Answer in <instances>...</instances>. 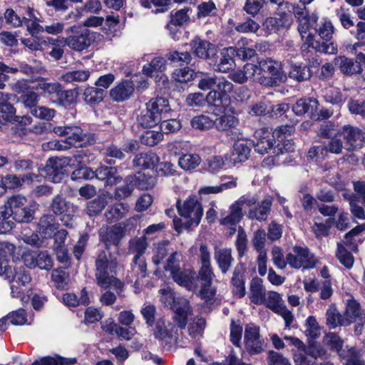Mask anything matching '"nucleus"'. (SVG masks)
Instances as JSON below:
<instances>
[{
    "label": "nucleus",
    "instance_id": "f257e3e1",
    "mask_svg": "<svg viewBox=\"0 0 365 365\" xmlns=\"http://www.w3.org/2000/svg\"><path fill=\"white\" fill-rule=\"evenodd\" d=\"M293 12L298 22V31L303 41L302 45V51L303 53L308 52L309 48H312L315 51L327 54H334L337 52V48L334 43H324V44H319V41L315 40L314 36L309 32V29L312 28L318 20V16L316 14H309L305 6L303 8H294Z\"/></svg>",
    "mask_w": 365,
    "mask_h": 365
},
{
    "label": "nucleus",
    "instance_id": "f03ea898",
    "mask_svg": "<svg viewBox=\"0 0 365 365\" xmlns=\"http://www.w3.org/2000/svg\"><path fill=\"white\" fill-rule=\"evenodd\" d=\"M118 267L117 258L107 251L101 252L96 259V283L102 288L113 287L117 291H121L123 282L116 278V269Z\"/></svg>",
    "mask_w": 365,
    "mask_h": 365
},
{
    "label": "nucleus",
    "instance_id": "7ed1b4c3",
    "mask_svg": "<svg viewBox=\"0 0 365 365\" xmlns=\"http://www.w3.org/2000/svg\"><path fill=\"white\" fill-rule=\"evenodd\" d=\"M171 110L168 100L157 97L150 99L145 108L140 110L137 116L138 124L145 128H152L158 124Z\"/></svg>",
    "mask_w": 365,
    "mask_h": 365
},
{
    "label": "nucleus",
    "instance_id": "20e7f679",
    "mask_svg": "<svg viewBox=\"0 0 365 365\" xmlns=\"http://www.w3.org/2000/svg\"><path fill=\"white\" fill-rule=\"evenodd\" d=\"M56 134L65 138V141L51 142L49 144L57 150H66L71 146L82 147L89 141V136L81 128L76 125L58 126L53 129Z\"/></svg>",
    "mask_w": 365,
    "mask_h": 365
},
{
    "label": "nucleus",
    "instance_id": "39448f33",
    "mask_svg": "<svg viewBox=\"0 0 365 365\" xmlns=\"http://www.w3.org/2000/svg\"><path fill=\"white\" fill-rule=\"evenodd\" d=\"M260 78L257 82L265 86H278L286 79L279 64L272 59H261L257 64Z\"/></svg>",
    "mask_w": 365,
    "mask_h": 365
},
{
    "label": "nucleus",
    "instance_id": "423d86ee",
    "mask_svg": "<svg viewBox=\"0 0 365 365\" xmlns=\"http://www.w3.org/2000/svg\"><path fill=\"white\" fill-rule=\"evenodd\" d=\"M176 206L179 215L184 219L182 225L185 229L199 225L203 215V210L195 196L189 197L182 205L178 200Z\"/></svg>",
    "mask_w": 365,
    "mask_h": 365
},
{
    "label": "nucleus",
    "instance_id": "0eeeda50",
    "mask_svg": "<svg viewBox=\"0 0 365 365\" xmlns=\"http://www.w3.org/2000/svg\"><path fill=\"white\" fill-rule=\"evenodd\" d=\"M196 277L200 282L198 296L207 304H213L216 300L217 290L212 287L215 277L212 266H201Z\"/></svg>",
    "mask_w": 365,
    "mask_h": 365
},
{
    "label": "nucleus",
    "instance_id": "6e6552de",
    "mask_svg": "<svg viewBox=\"0 0 365 365\" xmlns=\"http://www.w3.org/2000/svg\"><path fill=\"white\" fill-rule=\"evenodd\" d=\"M234 88L233 83L225 76H219L214 88L210 91L206 96L207 103L217 106L227 104Z\"/></svg>",
    "mask_w": 365,
    "mask_h": 365
},
{
    "label": "nucleus",
    "instance_id": "1a4fd4ad",
    "mask_svg": "<svg viewBox=\"0 0 365 365\" xmlns=\"http://www.w3.org/2000/svg\"><path fill=\"white\" fill-rule=\"evenodd\" d=\"M317 262V257L307 247H294L292 252L287 255V262L292 268L296 269H312Z\"/></svg>",
    "mask_w": 365,
    "mask_h": 365
},
{
    "label": "nucleus",
    "instance_id": "9d476101",
    "mask_svg": "<svg viewBox=\"0 0 365 365\" xmlns=\"http://www.w3.org/2000/svg\"><path fill=\"white\" fill-rule=\"evenodd\" d=\"M284 130H288L287 127H279L271 133L267 128H262L255 132L256 143L254 144L255 150L260 154H264L270 150L274 145V142L277 140L282 141L281 135L284 133Z\"/></svg>",
    "mask_w": 365,
    "mask_h": 365
},
{
    "label": "nucleus",
    "instance_id": "9b49d317",
    "mask_svg": "<svg viewBox=\"0 0 365 365\" xmlns=\"http://www.w3.org/2000/svg\"><path fill=\"white\" fill-rule=\"evenodd\" d=\"M235 48L229 47L222 49L220 53L217 51L216 56L210 60V64L215 71L226 73L234 69L235 63L234 56Z\"/></svg>",
    "mask_w": 365,
    "mask_h": 365
},
{
    "label": "nucleus",
    "instance_id": "f8f14e48",
    "mask_svg": "<svg viewBox=\"0 0 365 365\" xmlns=\"http://www.w3.org/2000/svg\"><path fill=\"white\" fill-rule=\"evenodd\" d=\"M260 328L259 326L250 323L245 329V346L250 354H257L263 350V341L260 338Z\"/></svg>",
    "mask_w": 365,
    "mask_h": 365
},
{
    "label": "nucleus",
    "instance_id": "ddd939ff",
    "mask_svg": "<svg viewBox=\"0 0 365 365\" xmlns=\"http://www.w3.org/2000/svg\"><path fill=\"white\" fill-rule=\"evenodd\" d=\"M96 33L88 29H84L80 33L61 38V41L71 49L76 51H81L88 48L91 41L95 38Z\"/></svg>",
    "mask_w": 365,
    "mask_h": 365
},
{
    "label": "nucleus",
    "instance_id": "4468645a",
    "mask_svg": "<svg viewBox=\"0 0 365 365\" xmlns=\"http://www.w3.org/2000/svg\"><path fill=\"white\" fill-rule=\"evenodd\" d=\"M192 53L200 58L210 61L217 54L216 46L208 41L195 37L190 41Z\"/></svg>",
    "mask_w": 365,
    "mask_h": 365
},
{
    "label": "nucleus",
    "instance_id": "2eb2a0df",
    "mask_svg": "<svg viewBox=\"0 0 365 365\" xmlns=\"http://www.w3.org/2000/svg\"><path fill=\"white\" fill-rule=\"evenodd\" d=\"M125 235V227L121 224H115L111 227H102L99 231L101 240L106 247L110 245H118Z\"/></svg>",
    "mask_w": 365,
    "mask_h": 365
},
{
    "label": "nucleus",
    "instance_id": "dca6fc26",
    "mask_svg": "<svg viewBox=\"0 0 365 365\" xmlns=\"http://www.w3.org/2000/svg\"><path fill=\"white\" fill-rule=\"evenodd\" d=\"M292 16L289 14H279L276 17L267 18L263 26L269 34L277 33L288 29L292 24Z\"/></svg>",
    "mask_w": 365,
    "mask_h": 365
},
{
    "label": "nucleus",
    "instance_id": "f3484780",
    "mask_svg": "<svg viewBox=\"0 0 365 365\" xmlns=\"http://www.w3.org/2000/svg\"><path fill=\"white\" fill-rule=\"evenodd\" d=\"M245 203L252 205L255 203L254 199L245 200L241 198L230 206V212L220 220V224L225 226H236L242 217V206Z\"/></svg>",
    "mask_w": 365,
    "mask_h": 365
},
{
    "label": "nucleus",
    "instance_id": "a211bd4d",
    "mask_svg": "<svg viewBox=\"0 0 365 365\" xmlns=\"http://www.w3.org/2000/svg\"><path fill=\"white\" fill-rule=\"evenodd\" d=\"M174 315L173 319L180 329H185L187 323L188 315L192 313V307L190 302L185 299L178 301L173 307Z\"/></svg>",
    "mask_w": 365,
    "mask_h": 365
},
{
    "label": "nucleus",
    "instance_id": "6ab92c4d",
    "mask_svg": "<svg viewBox=\"0 0 365 365\" xmlns=\"http://www.w3.org/2000/svg\"><path fill=\"white\" fill-rule=\"evenodd\" d=\"M71 159L68 157L51 158L45 166V171L53 180L63 175L66 168L70 165Z\"/></svg>",
    "mask_w": 365,
    "mask_h": 365
},
{
    "label": "nucleus",
    "instance_id": "aec40b11",
    "mask_svg": "<svg viewBox=\"0 0 365 365\" xmlns=\"http://www.w3.org/2000/svg\"><path fill=\"white\" fill-rule=\"evenodd\" d=\"M171 275L177 284L185 287L187 290L195 291L197 289L196 274L192 270L180 269Z\"/></svg>",
    "mask_w": 365,
    "mask_h": 365
},
{
    "label": "nucleus",
    "instance_id": "412c9836",
    "mask_svg": "<svg viewBox=\"0 0 365 365\" xmlns=\"http://www.w3.org/2000/svg\"><path fill=\"white\" fill-rule=\"evenodd\" d=\"M63 88V86L58 82H46L40 81L37 83L36 89L40 91L48 101L55 105L58 98L59 93Z\"/></svg>",
    "mask_w": 365,
    "mask_h": 365
},
{
    "label": "nucleus",
    "instance_id": "4be33fe9",
    "mask_svg": "<svg viewBox=\"0 0 365 365\" xmlns=\"http://www.w3.org/2000/svg\"><path fill=\"white\" fill-rule=\"evenodd\" d=\"M318 106V101L315 98H302L293 106L292 110L297 115L307 113L311 118H314Z\"/></svg>",
    "mask_w": 365,
    "mask_h": 365
},
{
    "label": "nucleus",
    "instance_id": "5701e85b",
    "mask_svg": "<svg viewBox=\"0 0 365 365\" xmlns=\"http://www.w3.org/2000/svg\"><path fill=\"white\" fill-rule=\"evenodd\" d=\"M135 90L133 83L129 80H125L118 83L110 91V97L117 102H122L128 99Z\"/></svg>",
    "mask_w": 365,
    "mask_h": 365
},
{
    "label": "nucleus",
    "instance_id": "b1692460",
    "mask_svg": "<svg viewBox=\"0 0 365 365\" xmlns=\"http://www.w3.org/2000/svg\"><path fill=\"white\" fill-rule=\"evenodd\" d=\"M231 286L232 294L236 297L242 298L245 297L246 290L244 269L240 264L237 265L233 270L231 279Z\"/></svg>",
    "mask_w": 365,
    "mask_h": 365
},
{
    "label": "nucleus",
    "instance_id": "393cba45",
    "mask_svg": "<svg viewBox=\"0 0 365 365\" xmlns=\"http://www.w3.org/2000/svg\"><path fill=\"white\" fill-rule=\"evenodd\" d=\"M58 227L55 217L53 215H43L38 221V232L43 238H51Z\"/></svg>",
    "mask_w": 365,
    "mask_h": 365
},
{
    "label": "nucleus",
    "instance_id": "a878e982",
    "mask_svg": "<svg viewBox=\"0 0 365 365\" xmlns=\"http://www.w3.org/2000/svg\"><path fill=\"white\" fill-rule=\"evenodd\" d=\"M343 327L349 326L357 319L361 320L362 313L361 306L355 299H348L346 304V309L343 314Z\"/></svg>",
    "mask_w": 365,
    "mask_h": 365
},
{
    "label": "nucleus",
    "instance_id": "bb28decb",
    "mask_svg": "<svg viewBox=\"0 0 365 365\" xmlns=\"http://www.w3.org/2000/svg\"><path fill=\"white\" fill-rule=\"evenodd\" d=\"M250 290L251 302L255 304H263L265 302L266 289L263 286L262 279L254 277L250 282Z\"/></svg>",
    "mask_w": 365,
    "mask_h": 365
},
{
    "label": "nucleus",
    "instance_id": "cd10ccee",
    "mask_svg": "<svg viewBox=\"0 0 365 365\" xmlns=\"http://www.w3.org/2000/svg\"><path fill=\"white\" fill-rule=\"evenodd\" d=\"M214 258L221 272L225 274L231 267L233 262L232 250L230 248H216Z\"/></svg>",
    "mask_w": 365,
    "mask_h": 365
},
{
    "label": "nucleus",
    "instance_id": "c85d7f7f",
    "mask_svg": "<svg viewBox=\"0 0 365 365\" xmlns=\"http://www.w3.org/2000/svg\"><path fill=\"white\" fill-rule=\"evenodd\" d=\"M336 65L339 66L340 71L346 75H354L362 71L361 63L345 56H339L335 58Z\"/></svg>",
    "mask_w": 365,
    "mask_h": 365
},
{
    "label": "nucleus",
    "instance_id": "c756f323",
    "mask_svg": "<svg viewBox=\"0 0 365 365\" xmlns=\"http://www.w3.org/2000/svg\"><path fill=\"white\" fill-rule=\"evenodd\" d=\"M159 162L158 156L152 152L141 153L135 156L133 160L135 167L144 169L154 168Z\"/></svg>",
    "mask_w": 365,
    "mask_h": 365
},
{
    "label": "nucleus",
    "instance_id": "7c9ffc66",
    "mask_svg": "<svg viewBox=\"0 0 365 365\" xmlns=\"http://www.w3.org/2000/svg\"><path fill=\"white\" fill-rule=\"evenodd\" d=\"M341 137L346 140V149L351 150L358 145L357 142L361 141V131L351 126H344L343 132L340 133Z\"/></svg>",
    "mask_w": 365,
    "mask_h": 365
},
{
    "label": "nucleus",
    "instance_id": "2f4dec72",
    "mask_svg": "<svg viewBox=\"0 0 365 365\" xmlns=\"http://www.w3.org/2000/svg\"><path fill=\"white\" fill-rule=\"evenodd\" d=\"M213 123L214 127L218 131H228L235 128L238 125L239 120L233 115L224 113L222 115H216Z\"/></svg>",
    "mask_w": 365,
    "mask_h": 365
},
{
    "label": "nucleus",
    "instance_id": "473e14b6",
    "mask_svg": "<svg viewBox=\"0 0 365 365\" xmlns=\"http://www.w3.org/2000/svg\"><path fill=\"white\" fill-rule=\"evenodd\" d=\"M272 204V200L270 197L265 198L258 207L250 210L248 217L260 222L266 220L270 212Z\"/></svg>",
    "mask_w": 365,
    "mask_h": 365
},
{
    "label": "nucleus",
    "instance_id": "72a5a7b5",
    "mask_svg": "<svg viewBox=\"0 0 365 365\" xmlns=\"http://www.w3.org/2000/svg\"><path fill=\"white\" fill-rule=\"evenodd\" d=\"M131 277H135V286L138 287L140 285L139 279L145 278L147 273V264L145 258H139L138 257H133L131 263Z\"/></svg>",
    "mask_w": 365,
    "mask_h": 365
},
{
    "label": "nucleus",
    "instance_id": "f704fd0d",
    "mask_svg": "<svg viewBox=\"0 0 365 365\" xmlns=\"http://www.w3.org/2000/svg\"><path fill=\"white\" fill-rule=\"evenodd\" d=\"M177 331L175 325L169 322H166L163 319H159L155 324L154 334L155 337L161 339L171 338Z\"/></svg>",
    "mask_w": 365,
    "mask_h": 365
},
{
    "label": "nucleus",
    "instance_id": "c9c22d12",
    "mask_svg": "<svg viewBox=\"0 0 365 365\" xmlns=\"http://www.w3.org/2000/svg\"><path fill=\"white\" fill-rule=\"evenodd\" d=\"M315 30L319 36L323 40L322 43L319 42V44L333 43L337 46V45L331 41L334 34V26L329 20L324 19L320 21V23L317 25Z\"/></svg>",
    "mask_w": 365,
    "mask_h": 365
},
{
    "label": "nucleus",
    "instance_id": "e433bc0d",
    "mask_svg": "<svg viewBox=\"0 0 365 365\" xmlns=\"http://www.w3.org/2000/svg\"><path fill=\"white\" fill-rule=\"evenodd\" d=\"M129 210V206L126 203H117L110 207L106 212L105 217L108 222L111 223L118 221L125 216Z\"/></svg>",
    "mask_w": 365,
    "mask_h": 365
},
{
    "label": "nucleus",
    "instance_id": "4c0bfd02",
    "mask_svg": "<svg viewBox=\"0 0 365 365\" xmlns=\"http://www.w3.org/2000/svg\"><path fill=\"white\" fill-rule=\"evenodd\" d=\"M324 339L327 341V344L331 350L336 351L341 358L346 356L347 349L349 348L348 346H346L345 349L343 348L344 340L337 334L330 332L326 334Z\"/></svg>",
    "mask_w": 365,
    "mask_h": 365
},
{
    "label": "nucleus",
    "instance_id": "58836bf2",
    "mask_svg": "<svg viewBox=\"0 0 365 365\" xmlns=\"http://www.w3.org/2000/svg\"><path fill=\"white\" fill-rule=\"evenodd\" d=\"M173 251L169 241L165 240L156 242L153 245V262L158 265L168 256V253Z\"/></svg>",
    "mask_w": 365,
    "mask_h": 365
},
{
    "label": "nucleus",
    "instance_id": "ea45409f",
    "mask_svg": "<svg viewBox=\"0 0 365 365\" xmlns=\"http://www.w3.org/2000/svg\"><path fill=\"white\" fill-rule=\"evenodd\" d=\"M136 178L133 175L128 176L124 184L115 189V197L117 200H122L129 197L136 187Z\"/></svg>",
    "mask_w": 365,
    "mask_h": 365
},
{
    "label": "nucleus",
    "instance_id": "a19ab883",
    "mask_svg": "<svg viewBox=\"0 0 365 365\" xmlns=\"http://www.w3.org/2000/svg\"><path fill=\"white\" fill-rule=\"evenodd\" d=\"M219 76L209 73L199 72L195 74L197 87L202 91H211L214 88Z\"/></svg>",
    "mask_w": 365,
    "mask_h": 365
},
{
    "label": "nucleus",
    "instance_id": "79ce46f5",
    "mask_svg": "<svg viewBox=\"0 0 365 365\" xmlns=\"http://www.w3.org/2000/svg\"><path fill=\"white\" fill-rule=\"evenodd\" d=\"M148 245L147 239L144 236L131 239L128 245L129 252L133 254L134 257L145 258L143 255L147 250Z\"/></svg>",
    "mask_w": 365,
    "mask_h": 365
},
{
    "label": "nucleus",
    "instance_id": "37998d69",
    "mask_svg": "<svg viewBox=\"0 0 365 365\" xmlns=\"http://www.w3.org/2000/svg\"><path fill=\"white\" fill-rule=\"evenodd\" d=\"M105 95V91L101 88L88 87L83 93L84 101L86 104L94 106L101 103Z\"/></svg>",
    "mask_w": 365,
    "mask_h": 365
},
{
    "label": "nucleus",
    "instance_id": "c03bdc74",
    "mask_svg": "<svg viewBox=\"0 0 365 365\" xmlns=\"http://www.w3.org/2000/svg\"><path fill=\"white\" fill-rule=\"evenodd\" d=\"M166 68V60L163 57L154 58L150 63L144 65L143 73L148 76H154L157 73H162Z\"/></svg>",
    "mask_w": 365,
    "mask_h": 365
},
{
    "label": "nucleus",
    "instance_id": "a18cd8bd",
    "mask_svg": "<svg viewBox=\"0 0 365 365\" xmlns=\"http://www.w3.org/2000/svg\"><path fill=\"white\" fill-rule=\"evenodd\" d=\"M58 96L55 106L66 108L76 103L77 92L75 89L65 90L63 87Z\"/></svg>",
    "mask_w": 365,
    "mask_h": 365
},
{
    "label": "nucleus",
    "instance_id": "49530a36",
    "mask_svg": "<svg viewBox=\"0 0 365 365\" xmlns=\"http://www.w3.org/2000/svg\"><path fill=\"white\" fill-rule=\"evenodd\" d=\"M250 148L245 141H237L234 145L232 153L233 160L236 163H241L248 159L250 153Z\"/></svg>",
    "mask_w": 365,
    "mask_h": 365
},
{
    "label": "nucleus",
    "instance_id": "de8ad7c7",
    "mask_svg": "<svg viewBox=\"0 0 365 365\" xmlns=\"http://www.w3.org/2000/svg\"><path fill=\"white\" fill-rule=\"evenodd\" d=\"M311 76L309 68L305 65H293L289 72V78L298 82L307 81Z\"/></svg>",
    "mask_w": 365,
    "mask_h": 365
},
{
    "label": "nucleus",
    "instance_id": "09e8293b",
    "mask_svg": "<svg viewBox=\"0 0 365 365\" xmlns=\"http://www.w3.org/2000/svg\"><path fill=\"white\" fill-rule=\"evenodd\" d=\"M89 76L88 70H76L65 73L60 78L66 83L83 82L87 81Z\"/></svg>",
    "mask_w": 365,
    "mask_h": 365
},
{
    "label": "nucleus",
    "instance_id": "8fccbe9b",
    "mask_svg": "<svg viewBox=\"0 0 365 365\" xmlns=\"http://www.w3.org/2000/svg\"><path fill=\"white\" fill-rule=\"evenodd\" d=\"M201 162V158L197 154H185L178 160L180 167L185 170H190L197 168Z\"/></svg>",
    "mask_w": 365,
    "mask_h": 365
},
{
    "label": "nucleus",
    "instance_id": "3c124183",
    "mask_svg": "<svg viewBox=\"0 0 365 365\" xmlns=\"http://www.w3.org/2000/svg\"><path fill=\"white\" fill-rule=\"evenodd\" d=\"M190 125L195 129L207 130L214 127L213 118L209 115L201 114L192 118Z\"/></svg>",
    "mask_w": 365,
    "mask_h": 365
},
{
    "label": "nucleus",
    "instance_id": "603ef678",
    "mask_svg": "<svg viewBox=\"0 0 365 365\" xmlns=\"http://www.w3.org/2000/svg\"><path fill=\"white\" fill-rule=\"evenodd\" d=\"M336 257L340 263L347 269H351L353 267L354 258L352 254L340 243H337Z\"/></svg>",
    "mask_w": 365,
    "mask_h": 365
},
{
    "label": "nucleus",
    "instance_id": "864d4df0",
    "mask_svg": "<svg viewBox=\"0 0 365 365\" xmlns=\"http://www.w3.org/2000/svg\"><path fill=\"white\" fill-rule=\"evenodd\" d=\"M107 201L103 197H98L87 203L86 212L89 216L98 215L106 207Z\"/></svg>",
    "mask_w": 365,
    "mask_h": 365
},
{
    "label": "nucleus",
    "instance_id": "5fc2aeb1",
    "mask_svg": "<svg viewBox=\"0 0 365 365\" xmlns=\"http://www.w3.org/2000/svg\"><path fill=\"white\" fill-rule=\"evenodd\" d=\"M304 354L310 356L313 359H326L329 357V354L326 349L319 344L313 343L308 347H305Z\"/></svg>",
    "mask_w": 365,
    "mask_h": 365
},
{
    "label": "nucleus",
    "instance_id": "6e6d98bb",
    "mask_svg": "<svg viewBox=\"0 0 365 365\" xmlns=\"http://www.w3.org/2000/svg\"><path fill=\"white\" fill-rule=\"evenodd\" d=\"M163 138V135L161 132L155 130H146L140 136V142L142 144L154 146L159 143Z\"/></svg>",
    "mask_w": 365,
    "mask_h": 365
},
{
    "label": "nucleus",
    "instance_id": "4d7b16f0",
    "mask_svg": "<svg viewBox=\"0 0 365 365\" xmlns=\"http://www.w3.org/2000/svg\"><path fill=\"white\" fill-rule=\"evenodd\" d=\"M248 41L246 38H242L237 42L235 48V54L241 59H250L255 55V50L252 48L245 46Z\"/></svg>",
    "mask_w": 365,
    "mask_h": 365
},
{
    "label": "nucleus",
    "instance_id": "13d9d810",
    "mask_svg": "<svg viewBox=\"0 0 365 365\" xmlns=\"http://www.w3.org/2000/svg\"><path fill=\"white\" fill-rule=\"evenodd\" d=\"M10 95L0 91V113H1L6 119L11 118L15 113V108L9 103Z\"/></svg>",
    "mask_w": 365,
    "mask_h": 365
},
{
    "label": "nucleus",
    "instance_id": "bf43d9fd",
    "mask_svg": "<svg viewBox=\"0 0 365 365\" xmlns=\"http://www.w3.org/2000/svg\"><path fill=\"white\" fill-rule=\"evenodd\" d=\"M342 359H346L345 365H365V360L363 359L361 352L355 347L347 349L346 356Z\"/></svg>",
    "mask_w": 365,
    "mask_h": 365
},
{
    "label": "nucleus",
    "instance_id": "052dcab7",
    "mask_svg": "<svg viewBox=\"0 0 365 365\" xmlns=\"http://www.w3.org/2000/svg\"><path fill=\"white\" fill-rule=\"evenodd\" d=\"M48 43L51 46V50L49 51L50 56L56 61L60 60L64 53V46L63 42L61 41V38H48Z\"/></svg>",
    "mask_w": 365,
    "mask_h": 365
},
{
    "label": "nucleus",
    "instance_id": "680f3d73",
    "mask_svg": "<svg viewBox=\"0 0 365 365\" xmlns=\"http://www.w3.org/2000/svg\"><path fill=\"white\" fill-rule=\"evenodd\" d=\"M327 325L329 329H335L338 326H343V315L340 314L335 308H329L326 313Z\"/></svg>",
    "mask_w": 365,
    "mask_h": 365
},
{
    "label": "nucleus",
    "instance_id": "e2e57ef3",
    "mask_svg": "<svg viewBox=\"0 0 365 365\" xmlns=\"http://www.w3.org/2000/svg\"><path fill=\"white\" fill-rule=\"evenodd\" d=\"M69 275L64 270L57 269L53 270L51 278L57 289H63L68 284Z\"/></svg>",
    "mask_w": 365,
    "mask_h": 365
},
{
    "label": "nucleus",
    "instance_id": "0e129e2a",
    "mask_svg": "<svg viewBox=\"0 0 365 365\" xmlns=\"http://www.w3.org/2000/svg\"><path fill=\"white\" fill-rule=\"evenodd\" d=\"M235 246L238 257L240 258L242 257L247 251V237L245 230L242 227H239L238 228Z\"/></svg>",
    "mask_w": 365,
    "mask_h": 365
},
{
    "label": "nucleus",
    "instance_id": "69168bd1",
    "mask_svg": "<svg viewBox=\"0 0 365 365\" xmlns=\"http://www.w3.org/2000/svg\"><path fill=\"white\" fill-rule=\"evenodd\" d=\"M14 219L19 222H30L34 218V212L32 209L26 205L21 209H18L13 214Z\"/></svg>",
    "mask_w": 365,
    "mask_h": 365
},
{
    "label": "nucleus",
    "instance_id": "338daca9",
    "mask_svg": "<svg viewBox=\"0 0 365 365\" xmlns=\"http://www.w3.org/2000/svg\"><path fill=\"white\" fill-rule=\"evenodd\" d=\"M50 209L55 215H63L68 212V204L62 196L58 195L53 198Z\"/></svg>",
    "mask_w": 365,
    "mask_h": 365
},
{
    "label": "nucleus",
    "instance_id": "774afa93",
    "mask_svg": "<svg viewBox=\"0 0 365 365\" xmlns=\"http://www.w3.org/2000/svg\"><path fill=\"white\" fill-rule=\"evenodd\" d=\"M264 304L274 312L284 305V302L279 293L276 292H269L267 293V297H265V302H264Z\"/></svg>",
    "mask_w": 365,
    "mask_h": 365
}]
</instances>
